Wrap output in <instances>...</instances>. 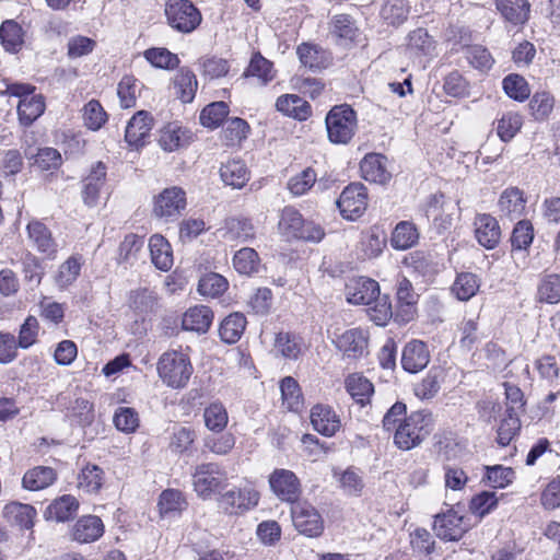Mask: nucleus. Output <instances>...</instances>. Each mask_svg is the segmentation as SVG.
Segmentation results:
<instances>
[{
	"label": "nucleus",
	"mask_w": 560,
	"mask_h": 560,
	"mask_svg": "<svg viewBox=\"0 0 560 560\" xmlns=\"http://www.w3.org/2000/svg\"><path fill=\"white\" fill-rule=\"evenodd\" d=\"M526 202L523 190L517 187H508L501 192L498 200L501 218L511 221L521 218L525 213Z\"/></svg>",
	"instance_id": "obj_20"
},
{
	"label": "nucleus",
	"mask_w": 560,
	"mask_h": 560,
	"mask_svg": "<svg viewBox=\"0 0 560 560\" xmlns=\"http://www.w3.org/2000/svg\"><path fill=\"white\" fill-rule=\"evenodd\" d=\"M228 281L219 273H207L200 278L198 292L207 298H217L223 294L228 289Z\"/></svg>",
	"instance_id": "obj_56"
},
{
	"label": "nucleus",
	"mask_w": 560,
	"mask_h": 560,
	"mask_svg": "<svg viewBox=\"0 0 560 560\" xmlns=\"http://www.w3.org/2000/svg\"><path fill=\"white\" fill-rule=\"evenodd\" d=\"M79 509V501L70 494L54 500L46 509L44 515L48 521L67 522L72 518Z\"/></svg>",
	"instance_id": "obj_28"
},
{
	"label": "nucleus",
	"mask_w": 560,
	"mask_h": 560,
	"mask_svg": "<svg viewBox=\"0 0 560 560\" xmlns=\"http://www.w3.org/2000/svg\"><path fill=\"white\" fill-rule=\"evenodd\" d=\"M494 5L502 20L512 26L523 27L529 21V0H494Z\"/></svg>",
	"instance_id": "obj_15"
},
{
	"label": "nucleus",
	"mask_w": 560,
	"mask_h": 560,
	"mask_svg": "<svg viewBox=\"0 0 560 560\" xmlns=\"http://www.w3.org/2000/svg\"><path fill=\"white\" fill-rule=\"evenodd\" d=\"M105 180L106 166L104 163L97 162L83 179L82 198L86 206L94 207L97 205Z\"/></svg>",
	"instance_id": "obj_21"
},
{
	"label": "nucleus",
	"mask_w": 560,
	"mask_h": 560,
	"mask_svg": "<svg viewBox=\"0 0 560 560\" xmlns=\"http://www.w3.org/2000/svg\"><path fill=\"white\" fill-rule=\"evenodd\" d=\"M246 324V317L242 313H232L226 316L219 328L222 341L230 345L237 342L245 330Z\"/></svg>",
	"instance_id": "obj_41"
},
{
	"label": "nucleus",
	"mask_w": 560,
	"mask_h": 560,
	"mask_svg": "<svg viewBox=\"0 0 560 560\" xmlns=\"http://www.w3.org/2000/svg\"><path fill=\"white\" fill-rule=\"evenodd\" d=\"M347 392L361 406H365L374 393L373 384L360 374H351L346 380Z\"/></svg>",
	"instance_id": "obj_42"
},
{
	"label": "nucleus",
	"mask_w": 560,
	"mask_h": 560,
	"mask_svg": "<svg viewBox=\"0 0 560 560\" xmlns=\"http://www.w3.org/2000/svg\"><path fill=\"white\" fill-rule=\"evenodd\" d=\"M83 120L90 130L97 131L107 121V114L98 101L91 100L83 107Z\"/></svg>",
	"instance_id": "obj_62"
},
{
	"label": "nucleus",
	"mask_w": 560,
	"mask_h": 560,
	"mask_svg": "<svg viewBox=\"0 0 560 560\" xmlns=\"http://www.w3.org/2000/svg\"><path fill=\"white\" fill-rule=\"evenodd\" d=\"M397 300L401 304V313L398 316L402 322H409L413 318V305L417 302V295L411 282L407 278H401L397 284Z\"/></svg>",
	"instance_id": "obj_45"
},
{
	"label": "nucleus",
	"mask_w": 560,
	"mask_h": 560,
	"mask_svg": "<svg viewBox=\"0 0 560 560\" xmlns=\"http://www.w3.org/2000/svg\"><path fill=\"white\" fill-rule=\"evenodd\" d=\"M332 342L347 359L357 360L369 352V335L361 328H351L340 335H335Z\"/></svg>",
	"instance_id": "obj_13"
},
{
	"label": "nucleus",
	"mask_w": 560,
	"mask_h": 560,
	"mask_svg": "<svg viewBox=\"0 0 560 560\" xmlns=\"http://www.w3.org/2000/svg\"><path fill=\"white\" fill-rule=\"evenodd\" d=\"M408 7L405 0H386L381 15L390 25H399L408 18Z\"/></svg>",
	"instance_id": "obj_61"
},
{
	"label": "nucleus",
	"mask_w": 560,
	"mask_h": 560,
	"mask_svg": "<svg viewBox=\"0 0 560 560\" xmlns=\"http://www.w3.org/2000/svg\"><path fill=\"white\" fill-rule=\"evenodd\" d=\"M470 528V524L454 509L434 516L433 530L444 541H458Z\"/></svg>",
	"instance_id": "obj_9"
},
{
	"label": "nucleus",
	"mask_w": 560,
	"mask_h": 560,
	"mask_svg": "<svg viewBox=\"0 0 560 560\" xmlns=\"http://www.w3.org/2000/svg\"><path fill=\"white\" fill-rule=\"evenodd\" d=\"M280 390L283 405L288 410L298 412L303 407L301 388L293 377H284L280 384Z\"/></svg>",
	"instance_id": "obj_48"
},
{
	"label": "nucleus",
	"mask_w": 560,
	"mask_h": 560,
	"mask_svg": "<svg viewBox=\"0 0 560 560\" xmlns=\"http://www.w3.org/2000/svg\"><path fill=\"white\" fill-rule=\"evenodd\" d=\"M68 416L80 427H88L95 419L93 404L85 398L77 397L73 401H70Z\"/></svg>",
	"instance_id": "obj_49"
},
{
	"label": "nucleus",
	"mask_w": 560,
	"mask_h": 560,
	"mask_svg": "<svg viewBox=\"0 0 560 560\" xmlns=\"http://www.w3.org/2000/svg\"><path fill=\"white\" fill-rule=\"evenodd\" d=\"M229 115V106L225 102H213L207 105L200 114L202 126L214 129L219 127Z\"/></svg>",
	"instance_id": "obj_54"
},
{
	"label": "nucleus",
	"mask_w": 560,
	"mask_h": 560,
	"mask_svg": "<svg viewBox=\"0 0 560 560\" xmlns=\"http://www.w3.org/2000/svg\"><path fill=\"white\" fill-rule=\"evenodd\" d=\"M27 233L30 240L40 253L48 257H55L57 253V244L45 224L39 221H32L27 224Z\"/></svg>",
	"instance_id": "obj_32"
},
{
	"label": "nucleus",
	"mask_w": 560,
	"mask_h": 560,
	"mask_svg": "<svg viewBox=\"0 0 560 560\" xmlns=\"http://www.w3.org/2000/svg\"><path fill=\"white\" fill-rule=\"evenodd\" d=\"M418 241L419 232L415 223L400 221L392 233L390 245L397 250H407L415 246Z\"/></svg>",
	"instance_id": "obj_37"
},
{
	"label": "nucleus",
	"mask_w": 560,
	"mask_h": 560,
	"mask_svg": "<svg viewBox=\"0 0 560 560\" xmlns=\"http://www.w3.org/2000/svg\"><path fill=\"white\" fill-rule=\"evenodd\" d=\"M498 502L495 492L481 491L471 498L469 510L474 515L482 518L497 508Z\"/></svg>",
	"instance_id": "obj_63"
},
{
	"label": "nucleus",
	"mask_w": 560,
	"mask_h": 560,
	"mask_svg": "<svg viewBox=\"0 0 560 560\" xmlns=\"http://www.w3.org/2000/svg\"><path fill=\"white\" fill-rule=\"evenodd\" d=\"M186 206L185 190L176 186L168 187L155 196L153 201V214L165 222H172L182 215Z\"/></svg>",
	"instance_id": "obj_7"
},
{
	"label": "nucleus",
	"mask_w": 560,
	"mask_h": 560,
	"mask_svg": "<svg viewBox=\"0 0 560 560\" xmlns=\"http://www.w3.org/2000/svg\"><path fill=\"white\" fill-rule=\"evenodd\" d=\"M346 298L351 304L370 305L380 298V285L370 278H352L346 284Z\"/></svg>",
	"instance_id": "obj_14"
},
{
	"label": "nucleus",
	"mask_w": 560,
	"mask_h": 560,
	"mask_svg": "<svg viewBox=\"0 0 560 560\" xmlns=\"http://www.w3.org/2000/svg\"><path fill=\"white\" fill-rule=\"evenodd\" d=\"M156 371L162 382L171 388L182 389L187 386L194 368L190 358L178 350H168L158 360Z\"/></svg>",
	"instance_id": "obj_2"
},
{
	"label": "nucleus",
	"mask_w": 560,
	"mask_h": 560,
	"mask_svg": "<svg viewBox=\"0 0 560 560\" xmlns=\"http://www.w3.org/2000/svg\"><path fill=\"white\" fill-rule=\"evenodd\" d=\"M443 194L430 196L424 205V213L429 220H432L439 231L446 230L452 224V217L445 213L450 205L445 203Z\"/></svg>",
	"instance_id": "obj_30"
},
{
	"label": "nucleus",
	"mask_w": 560,
	"mask_h": 560,
	"mask_svg": "<svg viewBox=\"0 0 560 560\" xmlns=\"http://www.w3.org/2000/svg\"><path fill=\"white\" fill-rule=\"evenodd\" d=\"M477 242L487 249H493L500 242L501 229L494 217L488 213L477 214L474 221Z\"/></svg>",
	"instance_id": "obj_19"
},
{
	"label": "nucleus",
	"mask_w": 560,
	"mask_h": 560,
	"mask_svg": "<svg viewBox=\"0 0 560 560\" xmlns=\"http://www.w3.org/2000/svg\"><path fill=\"white\" fill-rule=\"evenodd\" d=\"M203 420L210 431L221 433L229 422L228 411L221 402H212L205 409Z\"/></svg>",
	"instance_id": "obj_53"
},
{
	"label": "nucleus",
	"mask_w": 560,
	"mask_h": 560,
	"mask_svg": "<svg viewBox=\"0 0 560 560\" xmlns=\"http://www.w3.org/2000/svg\"><path fill=\"white\" fill-rule=\"evenodd\" d=\"M0 42L3 49L10 54H16L24 44L22 26L14 20H5L0 25Z\"/></svg>",
	"instance_id": "obj_34"
},
{
	"label": "nucleus",
	"mask_w": 560,
	"mask_h": 560,
	"mask_svg": "<svg viewBox=\"0 0 560 560\" xmlns=\"http://www.w3.org/2000/svg\"><path fill=\"white\" fill-rule=\"evenodd\" d=\"M175 94L183 103H190L195 98L198 81L195 73L186 68H180L173 80Z\"/></svg>",
	"instance_id": "obj_36"
},
{
	"label": "nucleus",
	"mask_w": 560,
	"mask_h": 560,
	"mask_svg": "<svg viewBox=\"0 0 560 560\" xmlns=\"http://www.w3.org/2000/svg\"><path fill=\"white\" fill-rule=\"evenodd\" d=\"M56 479L57 474L54 468L36 466L24 474L22 486L26 490L38 491L51 486Z\"/></svg>",
	"instance_id": "obj_33"
},
{
	"label": "nucleus",
	"mask_w": 560,
	"mask_h": 560,
	"mask_svg": "<svg viewBox=\"0 0 560 560\" xmlns=\"http://www.w3.org/2000/svg\"><path fill=\"white\" fill-rule=\"evenodd\" d=\"M259 256L254 248L244 247L237 250L233 257V266L241 275H252L258 271Z\"/></svg>",
	"instance_id": "obj_52"
},
{
	"label": "nucleus",
	"mask_w": 560,
	"mask_h": 560,
	"mask_svg": "<svg viewBox=\"0 0 560 560\" xmlns=\"http://www.w3.org/2000/svg\"><path fill=\"white\" fill-rule=\"evenodd\" d=\"M313 429L324 436H334L341 427L339 415L328 405L317 404L311 409Z\"/></svg>",
	"instance_id": "obj_17"
},
{
	"label": "nucleus",
	"mask_w": 560,
	"mask_h": 560,
	"mask_svg": "<svg viewBox=\"0 0 560 560\" xmlns=\"http://www.w3.org/2000/svg\"><path fill=\"white\" fill-rule=\"evenodd\" d=\"M295 528L307 537H317L324 530V521L319 512L306 501H298L291 508Z\"/></svg>",
	"instance_id": "obj_10"
},
{
	"label": "nucleus",
	"mask_w": 560,
	"mask_h": 560,
	"mask_svg": "<svg viewBox=\"0 0 560 560\" xmlns=\"http://www.w3.org/2000/svg\"><path fill=\"white\" fill-rule=\"evenodd\" d=\"M316 180V172L313 168L307 167L292 176L288 180L287 188L293 196L299 197L306 194L315 185Z\"/></svg>",
	"instance_id": "obj_60"
},
{
	"label": "nucleus",
	"mask_w": 560,
	"mask_h": 560,
	"mask_svg": "<svg viewBox=\"0 0 560 560\" xmlns=\"http://www.w3.org/2000/svg\"><path fill=\"white\" fill-rule=\"evenodd\" d=\"M104 534L103 521L96 515L80 517L72 527L71 537L80 544L96 541Z\"/></svg>",
	"instance_id": "obj_22"
},
{
	"label": "nucleus",
	"mask_w": 560,
	"mask_h": 560,
	"mask_svg": "<svg viewBox=\"0 0 560 560\" xmlns=\"http://www.w3.org/2000/svg\"><path fill=\"white\" fill-rule=\"evenodd\" d=\"M213 320V313L206 305H197L188 308L182 319L184 330L206 332Z\"/></svg>",
	"instance_id": "obj_26"
},
{
	"label": "nucleus",
	"mask_w": 560,
	"mask_h": 560,
	"mask_svg": "<svg viewBox=\"0 0 560 560\" xmlns=\"http://www.w3.org/2000/svg\"><path fill=\"white\" fill-rule=\"evenodd\" d=\"M228 485V472L218 463H203L195 468L192 486L197 495L203 500L211 499Z\"/></svg>",
	"instance_id": "obj_4"
},
{
	"label": "nucleus",
	"mask_w": 560,
	"mask_h": 560,
	"mask_svg": "<svg viewBox=\"0 0 560 560\" xmlns=\"http://www.w3.org/2000/svg\"><path fill=\"white\" fill-rule=\"evenodd\" d=\"M83 259L79 255L70 256L62 262L55 276L56 285L66 289L71 285L80 276Z\"/></svg>",
	"instance_id": "obj_43"
},
{
	"label": "nucleus",
	"mask_w": 560,
	"mask_h": 560,
	"mask_svg": "<svg viewBox=\"0 0 560 560\" xmlns=\"http://www.w3.org/2000/svg\"><path fill=\"white\" fill-rule=\"evenodd\" d=\"M271 491L281 500L289 503H296L302 489L296 475L284 468L275 469L269 476Z\"/></svg>",
	"instance_id": "obj_12"
},
{
	"label": "nucleus",
	"mask_w": 560,
	"mask_h": 560,
	"mask_svg": "<svg viewBox=\"0 0 560 560\" xmlns=\"http://www.w3.org/2000/svg\"><path fill=\"white\" fill-rule=\"evenodd\" d=\"M436 42L425 28L419 27L407 36V51L412 57L435 56Z\"/></svg>",
	"instance_id": "obj_24"
},
{
	"label": "nucleus",
	"mask_w": 560,
	"mask_h": 560,
	"mask_svg": "<svg viewBox=\"0 0 560 560\" xmlns=\"http://www.w3.org/2000/svg\"><path fill=\"white\" fill-rule=\"evenodd\" d=\"M221 179L233 188H242L249 180V172L244 162L231 160L220 168Z\"/></svg>",
	"instance_id": "obj_39"
},
{
	"label": "nucleus",
	"mask_w": 560,
	"mask_h": 560,
	"mask_svg": "<svg viewBox=\"0 0 560 560\" xmlns=\"http://www.w3.org/2000/svg\"><path fill=\"white\" fill-rule=\"evenodd\" d=\"M430 362V352L427 345L418 339L406 343L401 353V366L406 372L418 373Z\"/></svg>",
	"instance_id": "obj_18"
},
{
	"label": "nucleus",
	"mask_w": 560,
	"mask_h": 560,
	"mask_svg": "<svg viewBox=\"0 0 560 560\" xmlns=\"http://www.w3.org/2000/svg\"><path fill=\"white\" fill-rule=\"evenodd\" d=\"M190 140V132L177 122L166 125L160 135V145L164 151L173 152L187 144Z\"/></svg>",
	"instance_id": "obj_35"
},
{
	"label": "nucleus",
	"mask_w": 560,
	"mask_h": 560,
	"mask_svg": "<svg viewBox=\"0 0 560 560\" xmlns=\"http://www.w3.org/2000/svg\"><path fill=\"white\" fill-rule=\"evenodd\" d=\"M480 288V279L472 272H460L457 275L453 285L452 293L459 301H468L476 295Z\"/></svg>",
	"instance_id": "obj_44"
},
{
	"label": "nucleus",
	"mask_w": 560,
	"mask_h": 560,
	"mask_svg": "<svg viewBox=\"0 0 560 560\" xmlns=\"http://www.w3.org/2000/svg\"><path fill=\"white\" fill-rule=\"evenodd\" d=\"M522 125L523 118L518 113L508 112L498 120L497 133L502 141L508 142L516 136Z\"/></svg>",
	"instance_id": "obj_55"
},
{
	"label": "nucleus",
	"mask_w": 560,
	"mask_h": 560,
	"mask_svg": "<svg viewBox=\"0 0 560 560\" xmlns=\"http://www.w3.org/2000/svg\"><path fill=\"white\" fill-rule=\"evenodd\" d=\"M149 249L152 264L162 271H168L174 262L172 246L168 241L154 234L149 240Z\"/></svg>",
	"instance_id": "obj_25"
},
{
	"label": "nucleus",
	"mask_w": 560,
	"mask_h": 560,
	"mask_svg": "<svg viewBox=\"0 0 560 560\" xmlns=\"http://www.w3.org/2000/svg\"><path fill=\"white\" fill-rule=\"evenodd\" d=\"M330 35L343 47L349 46L355 38L358 28L353 19L348 14L334 15L329 23Z\"/></svg>",
	"instance_id": "obj_27"
},
{
	"label": "nucleus",
	"mask_w": 560,
	"mask_h": 560,
	"mask_svg": "<svg viewBox=\"0 0 560 560\" xmlns=\"http://www.w3.org/2000/svg\"><path fill=\"white\" fill-rule=\"evenodd\" d=\"M3 516L9 523L21 529H31L34 525L36 510L30 504L11 502L4 506Z\"/></svg>",
	"instance_id": "obj_31"
},
{
	"label": "nucleus",
	"mask_w": 560,
	"mask_h": 560,
	"mask_svg": "<svg viewBox=\"0 0 560 560\" xmlns=\"http://www.w3.org/2000/svg\"><path fill=\"white\" fill-rule=\"evenodd\" d=\"M143 57L154 68L172 70L178 67L179 58L164 47H153L144 50Z\"/></svg>",
	"instance_id": "obj_46"
},
{
	"label": "nucleus",
	"mask_w": 560,
	"mask_h": 560,
	"mask_svg": "<svg viewBox=\"0 0 560 560\" xmlns=\"http://www.w3.org/2000/svg\"><path fill=\"white\" fill-rule=\"evenodd\" d=\"M386 162L387 159L380 153L366 154L360 163L363 178L371 183L386 184L390 179Z\"/></svg>",
	"instance_id": "obj_23"
},
{
	"label": "nucleus",
	"mask_w": 560,
	"mask_h": 560,
	"mask_svg": "<svg viewBox=\"0 0 560 560\" xmlns=\"http://www.w3.org/2000/svg\"><path fill=\"white\" fill-rule=\"evenodd\" d=\"M141 84L132 75H125L118 83L117 94L121 107L130 108L136 105L137 96L140 92Z\"/></svg>",
	"instance_id": "obj_58"
},
{
	"label": "nucleus",
	"mask_w": 560,
	"mask_h": 560,
	"mask_svg": "<svg viewBox=\"0 0 560 560\" xmlns=\"http://www.w3.org/2000/svg\"><path fill=\"white\" fill-rule=\"evenodd\" d=\"M186 505V500L178 490L167 489L160 495L159 509L161 515L164 517L179 514Z\"/></svg>",
	"instance_id": "obj_47"
},
{
	"label": "nucleus",
	"mask_w": 560,
	"mask_h": 560,
	"mask_svg": "<svg viewBox=\"0 0 560 560\" xmlns=\"http://www.w3.org/2000/svg\"><path fill=\"white\" fill-rule=\"evenodd\" d=\"M259 500V491L248 483L224 492L219 499V505L230 515H241L255 509Z\"/></svg>",
	"instance_id": "obj_8"
},
{
	"label": "nucleus",
	"mask_w": 560,
	"mask_h": 560,
	"mask_svg": "<svg viewBox=\"0 0 560 560\" xmlns=\"http://www.w3.org/2000/svg\"><path fill=\"white\" fill-rule=\"evenodd\" d=\"M45 110V100L40 94H33L27 98H22L18 104V115L21 125L28 127L37 118H39Z\"/></svg>",
	"instance_id": "obj_38"
},
{
	"label": "nucleus",
	"mask_w": 560,
	"mask_h": 560,
	"mask_svg": "<svg viewBox=\"0 0 560 560\" xmlns=\"http://www.w3.org/2000/svg\"><path fill=\"white\" fill-rule=\"evenodd\" d=\"M432 430L433 421L430 412L424 410L411 412L396 428L394 443L399 450L410 451L419 446Z\"/></svg>",
	"instance_id": "obj_1"
},
{
	"label": "nucleus",
	"mask_w": 560,
	"mask_h": 560,
	"mask_svg": "<svg viewBox=\"0 0 560 560\" xmlns=\"http://www.w3.org/2000/svg\"><path fill=\"white\" fill-rule=\"evenodd\" d=\"M164 12L167 24L183 34L194 32L202 21L200 11L190 0H167Z\"/></svg>",
	"instance_id": "obj_6"
},
{
	"label": "nucleus",
	"mask_w": 560,
	"mask_h": 560,
	"mask_svg": "<svg viewBox=\"0 0 560 560\" xmlns=\"http://www.w3.org/2000/svg\"><path fill=\"white\" fill-rule=\"evenodd\" d=\"M502 84L506 95L515 101L523 102L530 95L528 83L520 74L506 75Z\"/></svg>",
	"instance_id": "obj_64"
},
{
	"label": "nucleus",
	"mask_w": 560,
	"mask_h": 560,
	"mask_svg": "<svg viewBox=\"0 0 560 560\" xmlns=\"http://www.w3.org/2000/svg\"><path fill=\"white\" fill-rule=\"evenodd\" d=\"M326 128L332 143H348L357 130L355 112L349 105L335 106L326 116Z\"/></svg>",
	"instance_id": "obj_5"
},
{
	"label": "nucleus",
	"mask_w": 560,
	"mask_h": 560,
	"mask_svg": "<svg viewBox=\"0 0 560 560\" xmlns=\"http://www.w3.org/2000/svg\"><path fill=\"white\" fill-rule=\"evenodd\" d=\"M336 203L345 219L355 220L366 210V188L362 184H350L342 190Z\"/></svg>",
	"instance_id": "obj_11"
},
{
	"label": "nucleus",
	"mask_w": 560,
	"mask_h": 560,
	"mask_svg": "<svg viewBox=\"0 0 560 560\" xmlns=\"http://www.w3.org/2000/svg\"><path fill=\"white\" fill-rule=\"evenodd\" d=\"M222 236L228 241L247 242L255 236V228L246 218H230L225 221Z\"/></svg>",
	"instance_id": "obj_40"
},
{
	"label": "nucleus",
	"mask_w": 560,
	"mask_h": 560,
	"mask_svg": "<svg viewBox=\"0 0 560 560\" xmlns=\"http://www.w3.org/2000/svg\"><path fill=\"white\" fill-rule=\"evenodd\" d=\"M521 428L518 415L514 411V407L506 408V415L501 420L498 428L497 441L501 446H506L513 440Z\"/></svg>",
	"instance_id": "obj_50"
},
{
	"label": "nucleus",
	"mask_w": 560,
	"mask_h": 560,
	"mask_svg": "<svg viewBox=\"0 0 560 560\" xmlns=\"http://www.w3.org/2000/svg\"><path fill=\"white\" fill-rule=\"evenodd\" d=\"M245 74L247 77L257 78L260 84H267L275 77L272 63L260 54H256L252 57Z\"/></svg>",
	"instance_id": "obj_59"
},
{
	"label": "nucleus",
	"mask_w": 560,
	"mask_h": 560,
	"mask_svg": "<svg viewBox=\"0 0 560 560\" xmlns=\"http://www.w3.org/2000/svg\"><path fill=\"white\" fill-rule=\"evenodd\" d=\"M129 302L133 311L144 315L154 311L158 298L154 291L144 288L132 291Z\"/></svg>",
	"instance_id": "obj_57"
},
{
	"label": "nucleus",
	"mask_w": 560,
	"mask_h": 560,
	"mask_svg": "<svg viewBox=\"0 0 560 560\" xmlns=\"http://www.w3.org/2000/svg\"><path fill=\"white\" fill-rule=\"evenodd\" d=\"M278 229L280 234L288 240L296 238L316 243L325 236L320 224L305 220L300 211L291 206L282 209Z\"/></svg>",
	"instance_id": "obj_3"
},
{
	"label": "nucleus",
	"mask_w": 560,
	"mask_h": 560,
	"mask_svg": "<svg viewBox=\"0 0 560 560\" xmlns=\"http://www.w3.org/2000/svg\"><path fill=\"white\" fill-rule=\"evenodd\" d=\"M153 127V118L145 110L136 113L126 126L125 140L131 148L143 147Z\"/></svg>",
	"instance_id": "obj_16"
},
{
	"label": "nucleus",
	"mask_w": 560,
	"mask_h": 560,
	"mask_svg": "<svg viewBox=\"0 0 560 560\" xmlns=\"http://www.w3.org/2000/svg\"><path fill=\"white\" fill-rule=\"evenodd\" d=\"M276 107L285 116L298 120H306L311 114V105L296 94H285L278 97Z\"/></svg>",
	"instance_id": "obj_29"
},
{
	"label": "nucleus",
	"mask_w": 560,
	"mask_h": 560,
	"mask_svg": "<svg viewBox=\"0 0 560 560\" xmlns=\"http://www.w3.org/2000/svg\"><path fill=\"white\" fill-rule=\"evenodd\" d=\"M104 481L103 470L96 466L88 464L78 476V487L88 493L97 492Z\"/></svg>",
	"instance_id": "obj_51"
}]
</instances>
